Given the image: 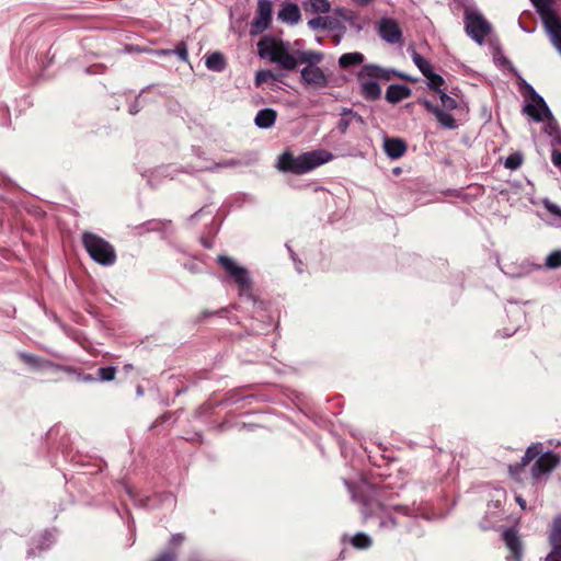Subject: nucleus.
I'll list each match as a JSON object with an SVG mask.
<instances>
[{"mask_svg": "<svg viewBox=\"0 0 561 561\" xmlns=\"http://www.w3.org/2000/svg\"><path fill=\"white\" fill-rule=\"evenodd\" d=\"M353 496L362 505L360 512L364 520L377 518L378 526L381 529H392L397 526L392 512L402 515H407L409 512L408 506L394 504L392 502L393 495L383 486L368 485L358 494L354 493Z\"/></svg>", "mask_w": 561, "mask_h": 561, "instance_id": "nucleus-1", "label": "nucleus"}, {"mask_svg": "<svg viewBox=\"0 0 561 561\" xmlns=\"http://www.w3.org/2000/svg\"><path fill=\"white\" fill-rule=\"evenodd\" d=\"M332 159V152L324 149L304 152L298 157L290 151H284L278 157L277 169L285 173L305 174Z\"/></svg>", "mask_w": 561, "mask_h": 561, "instance_id": "nucleus-2", "label": "nucleus"}, {"mask_svg": "<svg viewBox=\"0 0 561 561\" xmlns=\"http://www.w3.org/2000/svg\"><path fill=\"white\" fill-rule=\"evenodd\" d=\"M257 51L261 58H268L285 70H294L298 65V60L288 51L287 45L271 36H263L259 41Z\"/></svg>", "mask_w": 561, "mask_h": 561, "instance_id": "nucleus-3", "label": "nucleus"}, {"mask_svg": "<svg viewBox=\"0 0 561 561\" xmlns=\"http://www.w3.org/2000/svg\"><path fill=\"white\" fill-rule=\"evenodd\" d=\"M82 245L96 263L104 266L116 263L117 255L114 247L99 234L89 231L83 232Z\"/></svg>", "mask_w": 561, "mask_h": 561, "instance_id": "nucleus-4", "label": "nucleus"}, {"mask_svg": "<svg viewBox=\"0 0 561 561\" xmlns=\"http://www.w3.org/2000/svg\"><path fill=\"white\" fill-rule=\"evenodd\" d=\"M365 77L375 78V79H385L389 80L390 75L388 70L373 64L365 65L359 75L358 79L362 82V95L367 100H377L381 95V88L376 81H364Z\"/></svg>", "mask_w": 561, "mask_h": 561, "instance_id": "nucleus-5", "label": "nucleus"}, {"mask_svg": "<svg viewBox=\"0 0 561 561\" xmlns=\"http://www.w3.org/2000/svg\"><path fill=\"white\" fill-rule=\"evenodd\" d=\"M465 31L479 45L484 43L485 37L491 33L492 26L479 12H465Z\"/></svg>", "mask_w": 561, "mask_h": 561, "instance_id": "nucleus-6", "label": "nucleus"}, {"mask_svg": "<svg viewBox=\"0 0 561 561\" xmlns=\"http://www.w3.org/2000/svg\"><path fill=\"white\" fill-rule=\"evenodd\" d=\"M273 4L270 0H259L256 16L251 22L250 34L257 35L264 32L272 21Z\"/></svg>", "mask_w": 561, "mask_h": 561, "instance_id": "nucleus-7", "label": "nucleus"}, {"mask_svg": "<svg viewBox=\"0 0 561 561\" xmlns=\"http://www.w3.org/2000/svg\"><path fill=\"white\" fill-rule=\"evenodd\" d=\"M218 262L225 271L233 277L234 282L242 290H249L251 288V280L244 267L237 265L232 259L225 255L218 256Z\"/></svg>", "mask_w": 561, "mask_h": 561, "instance_id": "nucleus-8", "label": "nucleus"}, {"mask_svg": "<svg viewBox=\"0 0 561 561\" xmlns=\"http://www.w3.org/2000/svg\"><path fill=\"white\" fill-rule=\"evenodd\" d=\"M561 462L560 455L553 451L543 453L536 459L530 468V474L534 480H538L541 476L550 473Z\"/></svg>", "mask_w": 561, "mask_h": 561, "instance_id": "nucleus-9", "label": "nucleus"}, {"mask_svg": "<svg viewBox=\"0 0 561 561\" xmlns=\"http://www.w3.org/2000/svg\"><path fill=\"white\" fill-rule=\"evenodd\" d=\"M529 98L531 103L524 106L523 112L534 118L536 122L543 121L545 117L551 116V112L543 99L529 87Z\"/></svg>", "mask_w": 561, "mask_h": 561, "instance_id": "nucleus-10", "label": "nucleus"}, {"mask_svg": "<svg viewBox=\"0 0 561 561\" xmlns=\"http://www.w3.org/2000/svg\"><path fill=\"white\" fill-rule=\"evenodd\" d=\"M301 82L313 89H323L329 84L328 77L317 66H306L300 71Z\"/></svg>", "mask_w": 561, "mask_h": 561, "instance_id": "nucleus-11", "label": "nucleus"}, {"mask_svg": "<svg viewBox=\"0 0 561 561\" xmlns=\"http://www.w3.org/2000/svg\"><path fill=\"white\" fill-rule=\"evenodd\" d=\"M380 37L390 43L397 44L402 39V31L398 22L391 18H382L378 23Z\"/></svg>", "mask_w": 561, "mask_h": 561, "instance_id": "nucleus-12", "label": "nucleus"}, {"mask_svg": "<svg viewBox=\"0 0 561 561\" xmlns=\"http://www.w3.org/2000/svg\"><path fill=\"white\" fill-rule=\"evenodd\" d=\"M19 358L24 364H26V365H28V366H31V367H33L35 369H48V368H51L55 371H59V370H62V371H66V373L75 371L72 369V367L60 366V365L54 364L53 362H50L48 359L35 356V355L30 354V353L22 352V353L19 354Z\"/></svg>", "mask_w": 561, "mask_h": 561, "instance_id": "nucleus-13", "label": "nucleus"}, {"mask_svg": "<svg viewBox=\"0 0 561 561\" xmlns=\"http://www.w3.org/2000/svg\"><path fill=\"white\" fill-rule=\"evenodd\" d=\"M543 24L551 36V42L561 54V20L556 12H548L543 15Z\"/></svg>", "mask_w": 561, "mask_h": 561, "instance_id": "nucleus-14", "label": "nucleus"}, {"mask_svg": "<svg viewBox=\"0 0 561 561\" xmlns=\"http://www.w3.org/2000/svg\"><path fill=\"white\" fill-rule=\"evenodd\" d=\"M503 540L505 546L510 549L514 561H520L523 557V546L517 530L514 528L505 529Z\"/></svg>", "mask_w": 561, "mask_h": 561, "instance_id": "nucleus-15", "label": "nucleus"}, {"mask_svg": "<svg viewBox=\"0 0 561 561\" xmlns=\"http://www.w3.org/2000/svg\"><path fill=\"white\" fill-rule=\"evenodd\" d=\"M421 104L427 112L434 114L444 127L449 129H455L457 127L456 119L450 114L444 112L439 106L433 104L428 100H422Z\"/></svg>", "mask_w": 561, "mask_h": 561, "instance_id": "nucleus-16", "label": "nucleus"}, {"mask_svg": "<svg viewBox=\"0 0 561 561\" xmlns=\"http://www.w3.org/2000/svg\"><path fill=\"white\" fill-rule=\"evenodd\" d=\"M385 152L391 159H399L407 152V142L400 138H387L383 142Z\"/></svg>", "mask_w": 561, "mask_h": 561, "instance_id": "nucleus-17", "label": "nucleus"}, {"mask_svg": "<svg viewBox=\"0 0 561 561\" xmlns=\"http://www.w3.org/2000/svg\"><path fill=\"white\" fill-rule=\"evenodd\" d=\"M549 542L551 545L552 557L561 553V515L553 518L549 533Z\"/></svg>", "mask_w": 561, "mask_h": 561, "instance_id": "nucleus-18", "label": "nucleus"}, {"mask_svg": "<svg viewBox=\"0 0 561 561\" xmlns=\"http://www.w3.org/2000/svg\"><path fill=\"white\" fill-rule=\"evenodd\" d=\"M412 91L409 87L403 84H390L386 92V100L389 103L396 104L403 99L411 95Z\"/></svg>", "mask_w": 561, "mask_h": 561, "instance_id": "nucleus-19", "label": "nucleus"}, {"mask_svg": "<svg viewBox=\"0 0 561 561\" xmlns=\"http://www.w3.org/2000/svg\"><path fill=\"white\" fill-rule=\"evenodd\" d=\"M300 18V10L296 3H286L278 12V19L290 24L297 23Z\"/></svg>", "mask_w": 561, "mask_h": 561, "instance_id": "nucleus-20", "label": "nucleus"}, {"mask_svg": "<svg viewBox=\"0 0 561 561\" xmlns=\"http://www.w3.org/2000/svg\"><path fill=\"white\" fill-rule=\"evenodd\" d=\"M277 113L273 108H264L257 112L254 122L260 128H270L276 122Z\"/></svg>", "mask_w": 561, "mask_h": 561, "instance_id": "nucleus-21", "label": "nucleus"}, {"mask_svg": "<svg viewBox=\"0 0 561 561\" xmlns=\"http://www.w3.org/2000/svg\"><path fill=\"white\" fill-rule=\"evenodd\" d=\"M339 21L331 16H317L308 21V25L312 30H334Z\"/></svg>", "mask_w": 561, "mask_h": 561, "instance_id": "nucleus-22", "label": "nucleus"}, {"mask_svg": "<svg viewBox=\"0 0 561 561\" xmlns=\"http://www.w3.org/2000/svg\"><path fill=\"white\" fill-rule=\"evenodd\" d=\"M205 64L209 70L217 71V72L225 70V68L227 66L225 56L219 51H215V53H211L210 55H208L206 57Z\"/></svg>", "mask_w": 561, "mask_h": 561, "instance_id": "nucleus-23", "label": "nucleus"}, {"mask_svg": "<svg viewBox=\"0 0 561 561\" xmlns=\"http://www.w3.org/2000/svg\"><path fill=\"white\" fill-rule=\"evenodd\" d=\"M305 10L311 13H329L331 3L329 0H307L305 2Z\"/></svg>", "mask_w": 561, "mask_h": 561, "instance_id": "nucleus-24", "label": "nucleus"}, {"mask_svg": "<svg viewBox=\"0 0 561 561\" xmlns=\"http://www.w3.org/2000/svg\"><path fill=\"white\" fill-rule=\"evenodd\" d=\"M364 61V55L360 53H346L339 58L341 68L346 69L352 66L360 65Z\"/></svg>", "mask_w": 561, "mask_h": 561, "instance_id": "nucleus-25", "label": "nucleus"}, {"mask_svg": "<svg viewBox=\"0 0 561 561\" xmlns=\"http://www.w3.org/2000/svg\"><path fill=\"white\" fill-rule=\"evenodd\" d=\"M322 58L323 55L321 53L306 50L298 51V57L296 59L298 60V64H308V66H314L316 64L320 62Z\"/></svg>", "mask_w": 561, "mask_h": 561, "instance_id": "nucleus-26", "label": "nucleus"}, {"mask_svg": "<svg viewBox=\"0 0 561 561\" xmlns=\"http://www.w3.org/2000/svg\"><path fill=\"white\" fill-rule=\"evenodd\" d=\"M350 542L355 549L359 550L368 549L373 545L371 538L364 533L355 534L353 537L350 538Z\"/></svg>", "mask_w": 561, "mask_h": 561, "instance_id": "nucleus-27", "label": "nucleus"}, {"mask_svg": "<svg viewBox=\"0 0 561 561\" xmlns=\"http://www.w3.org/2000/svg\"><path fill=\"white\" fill-rule=\"evenodd\" d=\"M412 60L419 70L423 73V76H427L432 70V66L428 60H426L423 56H421L415 50L412 53Z\"/></svg>", "mask_w": 561, "mask_h": 561, "instance_id": "nucleus-28", "label": "nucleus"}, {"mask_svg": "<svg viewBox=\"0 0 561 561\" xmlns=\"http://www.w3.org/2000/svg\"><path fill=\"white\" fill-rule=\"evenodd\" d=\"M425 78L428 80L427 85L430 90L440 93L443 92L440 89L445 83V80L442 76L435 73L434 71H431Z\"/></svg>", "mask_w": 561, "mask_h": 561, "instance_id": "nucleus-29", "label": "nucleus"}, {"mask_svg": "<svg viewBox=\"0 0 561 561\" xmlns=\"http://www.w3.org/2000/svg\"><path fill=\"white\" fill-rule=\"evenodd\" d=\"M546 267L550 270L561 267V250L552 251L547 257L545 262Z\"/></svg>", "mask_w": 561, "mask_h": 561, "instance_id": "nucleus-30", "label": "nucleus"}, {"mask_svg": "<svg viewBox=\"0 0 561 561\" xmlns=\"http://www.w3.org/2000/svg\"><path fill=\"white\" fill-rule=\"evenodd\" d=\"M98 380L101 381H112L115 379L116 376V367L108 366V367H101L96 371Z\"/></svg>", "mask_w": 561, "mask_h": 561, "instance_id": "nucleus-31", "label": "nucleus"}, {"mask_svg": "<svg viewBox=\"0 0 561 561\" xmlns=\"http://www.w3.org/2000/svg\"><path fill=\"white\" fill-rule=\"evenodd\" d=\"M523 163V156L519 152H514L510 154L505 160V168L510 170H516L518 169Z\"/></svg>", "mask_w": 561, "mask_h": 561, "instance_id": "nucleus-32", "label": "nucleus"}, {"mask_svg": "<svg viewBox=\"0 0 561 561\" xmlns=\"http://www.w3.org/2000/svg\"><path fill=\"white\" fill-rule=\"evenodd\" d=\"M271 79L278 80V78L271 70H260L255 75V84L256 87H260Z\"/></svg>", "mask_w": 561, "mask_h": 561, "instance_id": "nucleus-33", "label": "nucleus"}, {"mask_svg": "<svg viewBox=\"0 0 561 561\" xmlns=\"http://www.w3.org/2000/svg\"><path fill=\"white\" fill-rule=\"evenodd\" d=\"M553 0H531L534 5L537 8L540 13L541 19L543 20V15L548 12H554L551 10L550 4Z\"/></svg>", "mask_w": 561, "mask_h": 561, "instance_id": "nucleus-34", "label": "nucleus"}, {"mask_svg": "<svg viewBox=\"0 0 561 561\" xmlns=\"http://www.w3.org/2000/svg\"><path fill=\"white\" fill-rule=\"evenodd\" d=\"M439 99L442 102V106L447 111H453L458 106L457 101L454 98L447 95L445 92L439 93Z\"/></svg>", "mask_w": 561, "mask_h": 561, "instance_id": "nucleus-35", "label": "nucleus"}, {"mask_svg": "<svg viewBox=\"0 0 561 561\" xmlns=\"http://www.w3.org/2000/svg\"><path fill=\"white\" fill-rule=\"evenodd\" d=\"M352 123H353V119L351 118V115H348V110L347 108L343 110V112L341 113V118H340L339 125H337V128L340 129V131L342 134L346 133L347 128L350 127V125Z\"/></svg>", "mask_w": 561, "mask_h": 561, "instance_id": "nucleus-36", "label": "nucleus"}, {"mask_svg": "<svg viewBox=\"0 0 561 561\" xmlns=\"http://www.w3.org/2000/svg\"><path fill=\"white\" fill-rule=\"evenodd\" d=\"M543 447H542V444L541 443H535V444H531L525 453H527L531 460L534 459H537L539 458L543 453Z\"/></svg>", "mask_w": 561, "mask_h": 561, "instance_id": "nucleus-37", "label": "nucleus"}, {"mask_svg": "<svg viewBox=\"0 0 561 561\" xmlns=\"http://www.w3.org/2000/svg\"><path fill=\"white\" fill-rule=\"evenodd\" d=\"M173 53H174L175 55H178V57H179L181 60H183V61H187V60H188L187 46H186V43H185V42H183V41H182V42H180V43L175 46V48H174Z\"/></svg>", "mask_w": 561, "mask_h": 561, "instance_id": "nucleus-38", "label": "nucleus"}, {"mask_svg": "<svg viewBox=\"0 0 561 561\" xmlns=\"http://www.w3.org/2000/svg\"><path fill=\"white\" fill-rule=\"evenodd\" d=\"M525 468L524 467H520V463H516V465H511L508 467V472H510V476L515 480V481H518L520 482L522 481V473L524 472Z\"/></svg>", "mask_w": 561, "mask_h": 561, "instance_id": "nucleus-39", "label": "nucleus"}, {"mask_svg": "<svg viewBox=\"0 0 561 561\" xmlns=\"http://www.w3.org/2000/svg\"><path fill=\"white\" fill-rule=\"evenodd\" d=\"M153 561H178V553L174 550H167L160 553Z\"/></svg>", "mask_w": 561, "mask_h": 561, "instance_id": "nucleus-40", "label": "nucleus"}, {"mask_svg": "<svg viewBox=\"0 0 561 561\" xmlns=\"http://www.w3.org/2000/svg\"><path fill=\"white\" fill-rule=\"evenodd\" d=\"M75 371H72L71 374H77V379L81 382H93L98 379V377L95 378L94 376L90 375V374H83V373H77V370L75 368H72Z\"/></svg>", "mask_w": 561, "mask_h": 561, "instance_id": "nucleus-41", "label": "nucleus"}, {"mask_svg": "<svg viewBox=\"0 0 561 561\" xmlns=\"http://www.w3.org/2000/svg\"><path fill=\"white\" fill-rule=\"evenodd\" d=\"M551 160L554 165L561 167V152L558 150H553L551 154Z\"/></svg>", "mask_w": 561, "mask_h": 561, "instance_id": "nucleus-42", "label": "nucleus"}, {"mask_svg": "<svg viewBox=\"0 0 561 561\" xmlns=\"http://www.w3.org/2000/svg\"><path fill=\"white\" fill-rule=\"evenodd\" d=\"M546 207L551 214L561 217V209L557 205L547 204Z\"/></svg>", "mask_w": 561, "mask_h": 561, "instance_id": "nucleus-43", "label": "nucleus"}, {"mask_svg": "<svg viewBox=\"0 0 561 561\" xmlns=\"http://www.w3.org/2000/svg\"><path fill=\"white\" fill-rule=\"evenodd\" d=\"M348 115H351V118L353 119V122H356V123H358L360 125L364 124L363 117L359 114H357L356 112H353L352 110H348Z\"/></svg>", "mask_w": 561, "mask_h": 561, "instance_id": "nucleus-44", "label": "nucleus"}, {"mask_svg": "<svg viewBox=\"0 0 561 561\" xmlns=\"http://www.w3.org/2000/svg\"><path fill=\"white\" fill-rule=\"evenodd\" d=\"M531 461L533 460H531L530 456L527 453H525V455L523 456L519 463H520V467L526 468Z\"/></svg>", "mask_w": 561, "mask_h": 561, "instance_id": "nucleus-45", "label": "nucleus"}, {"mask_svg": "<svg viewBox=\"0 0 561 561\" xmlns=\"http://www.w3.org/2000/svg\"><path fill=\"white\" fill-rule=\"evenodd\" d=\"M546 561H561V553H558L552 557V551L548 554Z\"/></svg>", "mask_w": 561, "mask_h": 561, "instance_id": "nucleus-46", "label": "nucleus"}, {"mask_svg": "<svg viewBox=\"0 0 561 561\" xmlns=\"http://www.w3.org/2000/svg\"><path fill=\"white\" fill-rule=\"evenodd\" d=\"M182 540H183V536L178 534V535L172 536L171 542L173 545H179L182 542Z\"/></svg>", "mask_w": 561, "mask_h": 561, "instance_id": "nucleus-47", "label": "nucleus"}, {"mask_svg": "<svg viewBox=\"0 0 561 561\" xmlns=\"http://www.w3.org/2000/svg\"><path fill=\"white\" fill-rule=\"evenodd\" d=\"M374 0H353V2H355L356 4L360 5V7H365V5H368L373 2Z\"/></svg>", "mask_w": 561, "mask_h": 561, "instance_id": "nucleus-48", "label": "nucleus"}, {"mask_svg": "<svg viewBox=\"0 0 561 561\" xmlns=\"http://www.w3.org/2000/svg\"><path fill=\"white\" fill-rule=\"evenodd\" d=\"M517 502L519 503V505H520L522 507H525V504H526L525 500H523V499H520V497H517Z\"/></svg>", "mask_w": 561, "mask_h": 561, "instance_id": "nucleus-49", "label": "nucleus"}, {"mask_svg": "<svg viewBox=\"0 0 561 561\" xmlns=\"http://www.w3.org/2000/svg\"><path fill=\"white\" fill-rule=\"evenodd\" d=\"M334 44H339L340 43V38L337 36L334 37Z\"/></svg>", "mask_w": 561, "mask_h": 561, "instance_id": "nucleus-50", "label": "nucleus"}, {"mask_svg": "<svg viewBox=\"0 0 561 561\" xmlns=\"http://www.w3.org/2000/svg\"><path fill=\"white\" fill-rule=\"evenodd\" d=\"M131 368H133V366H131V365H126V366H125V369H127V370H130Z\"/></svg>", "mask_w": 561, "mask_h": 561, "instance_id": "nucleus-51", "label": "nucleus"}, {"mask_svg": "<svg viewBox=\"0 0 561 561\" xmlns=\"http://www.w3.org/2000/svg\"><path fill=\"white\" fill-rule=\"evenodd\" d=\"M210 313L208 312H203V317H206V316H209Z\"/></svg>", "mask_w": 561, "mask_h": 561, "instance_id": "nucleus-52", "label": "nucleus"}]
</instances>
